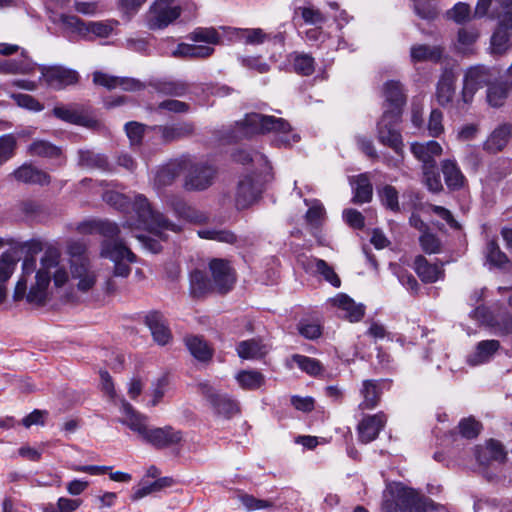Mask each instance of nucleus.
I'll return each instance as SVG.
<instances>
[{
	"mask_svg": "<svg viewBox=\"0 0 512 512\" xmlns=\"http://www.w3.org/2000/svg\"><path fill=\"white\" fill-rule=\"evenodd\" d=\"M98 274L87 258L71 259L70 271L60 264V255L54 249L46 250L37 269L34 256H26L21 264V275L17 281L13 298L15 301L26 299L30 304L42 305L53 287L61 296L70 299L72 290L88 293L97 283Z\"/></svg>",
	"mask_w": 512,
	"mask_h": 512,
	"instance_id": "f257e3e1",
	"label": "nucleus"
},
{
	"mask_svg": "<svg viewBox=\"0 0 512 512\" xmlns=\"http://www.w3.org/2000/svg\"><path fill=\"white\" fill-rule=\"evenodd\" d=\"M234 159L243 165L251 164L257 173V176L245 175L238 183L235 205L237 209L241 210L250 207L258 200L262 192L263 181H266L261 177H266L270 173L271 166L267 158L257 151L239 150L234 154Z\"/></svg>",
	"mask_w": 512,
	"mask_h": 512,
	"instance_id": "f03ea898",
	"label": "nucleus"
},
{
	"mask_svg": "<svg viewBox=\"0 0 512 512\" xmlns=\"http://www.w3.org/2000/svg\"><path fill=\"white\" fill-rule=\"evenodd\" d=\"M89 232H98L106 239L101 244L100 255L114 262V274L120 277H127L130 274V267L127 263L136 261L135 254L118 238L119 228L116 224L109 221H93L89 224L80 226L81 230Z\"/></svg>",
	"mask_w": 512,
	"mask_h": 512,
	"instance_id": "7ed1b4c3",
	"label": "nucleus"
},
{
	"mask_svg": "<svg viewBox=\"0 0 512 512\" xmlns=\"http://www.w3.org/2000/svg\"><path fill=\"white\" fill-rule=\"evenodd\" d=\"M242 136L249 137L259 133H273V143L276 146H290L299 141V136L293 132L290 124L283 118L267 116L260 113H249L239 123Z\"/></svg>",
	"mask_w": 512,
	"mask_h": 512,
	"instance_id": "20e7f679",
	"label": "nucleus"
},
{
	"mask_svg": "<svg viewBox=\"0 0 512 512\" xmlns=\"http://www.w3.org/2000/svg\"><path fill=\"white\" fill-rule=\"evenodd\" d=\"M383 512H447L443 506L421 497L415 490L394 483L384 492Z\"/></svg>",
	"mask_w": 512,
	"mask_h": 512,
	"instance_id": "39448f33",
	"label": "nucleus"
},
{
	"mask_svg": "<svg viewBox=\"0 0 512 512\" xmlns=\"http://www.w3.org/2000/svg\"><path fill=\"white\" fill-rule=\"evenodd\" d=\"M60 23L66 32L75 34L81 39L88 41H92L96 38L104 39L116 34L120 24L119 21L115 19L86 22L72 15H61Z\"/></svg>",
	"mask_w": 512,
	"mask_h": 512,
	"instance_id": "423d86ee",
	"label": "nucleus"
},
{
	"mask_svg": "<svg viewBox=\"0 0 512 512\" xmlns=\"http://www.w3.org/2000/svg\"><path fill=\"white\" fill-rule=\"evenodd\" d=\"M133 208L139 218V222L152 235L159 239H165V231L178 232L177 225L169 222L162 214L154 211L147 198L137 195L134 199Z\"/></svg>",
	"mask_w": 512,
	"mask_h": 512,
	"instance_id": "0eeeda50",
	"label": "nucleus"
},
{
	"mask_svg": "<svg viewBox=\"0 0 512 512\" xmlns=\"http://www.w3.org/2000/svg\"><path fill=\"white\" fill-rule=\"evenodd\" d=\"M182 8L175 0H154L145 13V23L150 30H162L175 22Z\"/></svg>",
	"mask_w": 512,
	"mask_h": 512,
	"instance_id": "6e6552de",
	"label": "nucleus"
},
{
	"mask_svg": "<svg viewBox=\"0 0 512 512\" xmlns=\"http://www.w3.org/2000/svg\"><path fill=\"white\" fill-rule=\"evenodd\" d=\"M470 317L489 328L495 335H512V314L506 310L493 313L486 306L480 305L471 311Z\"/></svg>",
	"mask_w": 512,
	"mask_h": 512,
	"instance_id": "1a4fd4ad",
	"label": "nucleus"
},
{
	"mask_svg": "<svg viewBox=\"0 0 512 512\" xmlns=\"http://www.w3.org/2000/svg\"><path fill=\"white\" fill-rule=\"evenodd\" d=\"M497 80V71L485 66L470 67L464 76L462 88V100L469 104L472 102L476 91L484 86H489L492 81Z\"/></svg>",
	"mask_w": 512,
	"mask_h": 512,
	"instance_id": "9d476101",
	"label": "nucleus"
},
{
	"mask_svg": "<svg viewBox=\"0 0 512 512\" xmlns=\"http://www.w3.org/2000/svg\"><path fill=\"white\" fill-rule=\"evenodd\" d=\"M401 115L396 112H383L377 124V137L379 142L393 149L397 154L402 152L403 142L397 128Z\"/></svg>",
	"mask_w": 512,
	"mask_h": 512,
	"instance_id": "9b49d317",
	"label": "nucleus"
},
{
	"mask_svg": "<svg viewBox=\"0 0 512 512\" xmlns=\"http://www.w3.org/2000/svg\"><path fill=\"white\" fill-rule=\"evenodd\" d=\"M198 390L217 414L230 418L239 412L238 403L235 400L228 395L217 393L208 382L199 383Z\"/></svg>",
	"mask_w": 512,
	"mask_h": 512,
	"instance_id": "f8f14e48",
	"label": "nucleus"
},
{
	"mask_svg": "<svg viewBox=\"0 0 512 512\" xmlns=\"http://www.w3.org/2000/svg\"><path fill=\"white\" fill-rule=\"evenodd\" d=\"M188 164L183 170H187L185 187L188 190H204L213 181L215 169L206 163H192L190 159L184 158Z\"/></svg>",
	"mask_w": 512,
	"mask_h": 512,
	"instance_id": "ddd939ff",
	"label": "nucleus"
},
{
	"mask_svg": "<svg viewBox=\"0 0 512 512\" xmlns=\"http://www.w3.org/2000/svg\"><path fill=\"white\" fill-rule=\"evenodd\" d=\"M141 439L157 449H164L180 443L182 432L169 425L157 428L147 426Z\"/></svg>",
	"mask_w": 512,
	"mask_h": 512,
	"instance_id": "4468645a",
	"label": "nucleus"
},
{
	"mask_svg": "<svg viewBox=\"0 0 512 512\" xmlns=\"http://www.w3.org/2000/svg\"><path fill=\"white\" fill-rule=\"evenodd\" d=\"M209 267L214 289L219 293H226L231 290L236 277L229 263L222 259H213L210 262Z\"/></svg>",
	"mask_w": 512,
	"mask_h": 512,
	"instance_id": "2eb2a0df",
	"label": "nucleus"
},
{
	"mask_svg": "<svg viewBox=\"0 0 512 512\" xmlns=\"http://www.w3.org/2000/svg\"><path fill=\"white\" fill-rule=\"evenodd\" d=\"M41 74L47 85L56 90L78 81V73L63 66L43 67Z\"/></svg>",
	"mask_w": 512,
	"mask_h": 512,
	"instance_id": "dca6fc26",
	"label": "nucleus"
},
{
	"mask_svg": "<svg viewBox=\"0 0 512 512\" xmlns=\"http://www.w3.org/2000/svg\"><path fill=\"white\" fill-rule=\"evenodd\" d=\"M120 417L118 422L127 426L131 431L136 433L142 438L148 424L147 416L138 412L130 403L125 399L120 400Z\"/></svg>",
	"mask_w": 512,
	"mask_h": 512,
	"instance_id": "f3484780",
	"label": "nucleus"
},
{
	"mask_svg": "<svg viewBox=\"0 0 512 512\" xmlns=\"http://www.w3.org/2000/svg\"><path fill=\"white\" fill-rule=\"evenodd\" d=\"M387 418L383 412L365 416L357 426L358 439L367 444L375 440L384 428Z\"/></svg>",
	"mask_w": 512,
	"mask_h": 512,
	"instance_id": "a211bd4d",
	"label": "nucleus"
},
{
	"mask_svg": "<svg viewBox=\"0 0 512 512\" xmlns=\"http://www.w3.org/2000/svg\"><path fill=\"white\" fill-rule=\"evenodd\" d=\"M512 18L497 20V26L490 39V50L493 54H504L511 47Z\"/></svg>",
	"mask_w": 512,
	"mask_h": 512,
	"instance_id": "6ab92c4d",
	"label": "nucleus"
},
{
	"mask_svg": "<svg viewBox=\"0 0 512 512\" xmlns=\"http://www.w3.org/2000/svg\"><path fill=\"white\" fill-rule=\"evenodd\" d=\"M152 132L159 135L163 143H170L189 136L194 131V126L190 122H177L170 125L152 126Z\"/></svg>",
	"mask_w": 512,
	"mask_h": 512,
	"instance_id": "aec40b11",
	"label": "nucleus"
},
{
	"mask_svg": "<svg viewBox=\"0 0 512 512\" xmlns=\"http://www.w3.org/2000/svg\"><path fill=\"white\" fill-rule=\"evenodd\" d=\"M330 302L333 306L337 307L342 312V316L350 322H358L364 316V305L357 304L346 294H337L335 297L330 299Z\"/></svg>",
	"mask_w": 512,
	"mask_h": 512,
	"instance_id": "412c9836",
	"label": "nucleus"
},
{
	"mask_svg": "<svg viewBox=\"0 0 512 512\" xmlns=\"http://www.w3.org/2000/svg\"><path fill=\"white\" fill-rule=\"evenodd\" d=\"M413 155L423 163V169L436 168L435 158L442 153L441 145L436 141L415 142L411 145Z\"/></svg>",
	"mask_w": 512,
	"mask_h": 512,
	"instance_id": "4be33fe9",
	"label": "nucleus"
},
{
	"mask_svg": "<svg viewBox=\"0 0 512 512\" xmlns=\"http://www.w3.org/2000/svg\"><path fill=\"white\" fill-rule=\"evenodd\" d=\"M383 95L385 98L384 112H398L402 114V108L405 104L406 98L403 93V88L400 82L388 81L384 84Z\"/></svg>",
	"mask_w": 512,
	"mask_h": 512,
	"instance_id": "5701e85b",
	"label": "nucleus"
},
{
	"mask_svg": "<svg viewBox=\"0 0 512 512\" xmlns=\"http://www.w3.org/2000/svg\"><path fill=\"white\" fill-rule=\"evenodd\" d=\"M93 82L109 90L120 87L123 90L135 91L142 88V84L133 78H119L100 71L93 73Z\"/></svg>",
	"mask_w": 512,
	"mask_h": 512,
	"instance_id": "b1692460",
	"label": "nucleus"
},
{
	"mask_svg": "<svg viewBox=\"0 0 512 512\" xmlns=\"http://www.w3.org/2000/svg\"><path fill=\"white\" fill-rule=\"evenodd\" d=\"M185 159L174 160L160 167L154 177V185L157 189L168 186L179 176L183 168L187 167Z\"/></svg>",
	"mask_w": 512,
	"mask_h": 512,
	"instance_id": "393cba45",
	"label": "nucleus"
},
{
	"mask_svg": "<svg viewBox=\"0 0 512 512\" xmlns=\"http://www.w3.org/2000/svg\"><path fill=\"white\" fill-rule=\"evenodd\" d=\"M145 322L149 327L153 339L159 345H165L171 339V332L167 327L166 320L164 316L159 312H150L146 318Z\"/></svg>",
	"mask_w": 512,
	"mask_h": 512,
	"instance_id": "a878e982",
	"label": "nucleus"
},
{
	"mask_svg": "<svg viewBox=\"0 0 512 512\" xmlns=\"http://www.w3.org/2000/svg\"><path fill=\"white\" fill-rule=\"evenodd\" d=\"M230 36L244 45L258 46L270 40V33L262 28H233Z\"/></svg>",
	"mask_w": 512,
	"mask_h": 512,
	"instance_id": "bb28decb",
	"label": "nucleus"
},
{
	"mask_svg": "<svg viewBox=\"0 0 512 512\" xmlns=\"http://www.w3.org/2000/svg\"><path fill=\"white\" fill-rule=\"evenodd\" d=\"M174 483L171 477H162L154 481L142 478L141 481L133 488L131 499L138 501L150 494L161 491L164 488L172 486Z\"/></svg>",
	"mask_w": 512,
	"mask_h": 512,
	"instance_id": "cd10ccee",
	"label": "nucleus"
},
{
	"mask_svg": "<svg viewBox=\"0 0 512 512\" xmlns=\"http://www.w3.org/2000/svg\"><path fill=\"white\" fill-rule=\"evenodd\" d=\"M500 342L495 339L480 341L475 350L468 355L467 362L471 366H477L488 362L499 350Z\"/></svg>",
	"mask_w": 512,
	"mask_h": 512,
	"instance_id": "c85d7f7f",
	"label": "nucleus"
},
{
	"mask_svg": "<svg viewBox=\"0 0 512 512\" xmlns=\"http://www.w3.org/2000/svg\"><path fill=\"white\" fill-rule=\"evenodd\" d=\"M414 269L419 278L425 283H434L444 276L441 265L430 264L422 255L415 258Z\"/></svg>",
	"mask_w": 512,
	"mask_h": 512,
	"instance_id": "c756f323",
	"label": "nucleus"
},
{
	"mask_svg": "<svg viewBox=\"0 0 512 512\" xmlns=\"http://www.w3.org/2000/svg\"><path fill=\"white\" fill-rule=\"evenodd\" d=\"M475 455L481 465H489L492 461L502 463L506 458L502 445L495 440H489L485 446L477 447Z\"/></svg>",
	"mask_w": 512,
	"mask_h": 512,
	"instance_id": "7c9ffc66",
	"label": "nucleus"
},
{
	"mask_svg": "<svg viewBox=\"0 0 512 512\" xmlns=\"http://www.w3.org/2000/svg\"><path fill=\"white\" fill-rule=\"evenodd\" d=\"M456 77L452 71L446 70L441 75L436 88V99L441 106L452 102L455 94Z\"/></svg>",
	"mask_w": 512,
	"mask_h": 512,
	"instance_id": "2f4dec72",
	"label": "nucleus"
},
{
	"mask_svg": "<svg viewBox=\"0 0 512 512\" xmlns=\"http://www.w3.org/2000/svg\"><path fill=\"white\" fill-rule=\"evenodd\" d=\"M381 381L378 380H364L360 389V394L363 400L359 403V409H373L375 408L381 397Z\"/></svg>",
	"mask_w": 512,
	"mask_h": 512,
	"instance_id": "473e14b6",
	"label": "nucleus"
},
{
	"mask_svg": "<svg viewBox=\"0 0 512 512\" xmlns=\"http://www.w3.org/2000/svg\"><path fill=\"white\" fill-rule=\"evenodd\" d=\"M14 177L24 183L47 185L50 182V176L33 166L25 163L13 172Z\"/></svg>",
	"mask_w": 512,
	"mask_h": 512,
	"instance_id": "72a5a7b5",
	"label": "nucleus"
},
{
	"mask_svg": "<svg viewBox=\"0 0 512 512\" xmlns=\"http://www.w3.org/2000/svg\"><path fill=\"white\" fill-rule=\"evenodd\" d=\"M305 269L310 273L321 275L327 282L336 288L341 286V280L335 273L333 267L322 259H308Z\"/></svg>",
	"mask_w": 512,
	"mask_h": 512,
	"instance_id": "f704fd0d",
	"label": "nucleus"
},
{
	"mask_svg": "<svg viewBox=\"0 0 512 512\" xmlns=\"http://www.w3.org/2000/svg\"><path fill=\"white\" fill-rule=\"evenodd\" d=\"M356 204L367 203L372 199L373 188L368 173L359 174L351 179Z\"/></svg>",
	"mask_w": 512,
	"mask_h": 512,
	"instance_id": "c9c22d12",
	"label": "nucleus"
},
{
	"mask_svg": "<svg viewBox=\"0 0 512 512\" xmlns=\"http://www.w3.org/2000/svg\"><path fill=\"white\" fill-rule=\"evenodd\" d=\"M214 52V48L208 45L180 43L171 52L174 58H207Z\"/></svg>",
	"mask_w": 512,
	"mask_h": 512,
	"instance_id": "e433bc0d",
	"label": "nucleus"
},
{
	"mask_svg": "<svg viewBox=\"0 0 512 512\" xmlns=\"http://www.w3.org/2000/svg\"><path fill=\"white\" fill-rule=\"evenodd\" d=\"M268 351V345L258 339L242 341L237 345V353L242 359H260L264 357Z\"/></svg>",
	"mask_w": 512,
	"mask_h": 512,
	"instance_id": "4c0bfd02",
	"label": "nucleus"
},
{
	"mask_svg": "<svg viewBox=\"0 0 512 512\" xmlns=\"http://www.w3.org/2000/svg\"><path fill=\"white\" fill-rule=\"evenodd\" d=\"M446 185L451 189H458L463 186L465 177L455 160H444L441 164Z\"/></svg>",
	"mask_w": 512,
	"mask_h": 512,
	"instance_id": "58836bf2",
	"label": "nucleus"
},
{
	"mask_svg": "<svg viewBox=\"0 0 512 512\" xmlns=\"http://www.w3.org/2000/svg\"><path fill=\"white\" fill-rule=\"evenodd\" d=\"M443 54L440 46H428L423 44L413 45L410 49L412 62L432 61L438 62Z\"/></svg>",
	"mask_w": 512,
	"mask_h": 512,
	"instance_id": "ea45409f",
	"label": "nucleus"
},
{
	"mask_svg": "<svg viewBox=\"0 0 512 512\" xmlns=\"http://www.w3.org/2000/svg\"><path fill=\"white\" fill-rule=\"evenodd\" d=\"M304 203L308 206V210L305 214L307 225H309L311 229H318L326 219L324 205L317 199H305Z\"/></svg>",
	"mask_w": 512,
	"mask_h": 512,
	"instance_id": "a19ab883",
	"label": "nucleus"
},
{
	"mask_svg": "<svg viewBox=\"0 0 512 512\" xmlns=\"http://www.w3.org/2000/svg\"><path fill=\"white\" fill-rule=\"evenodd\" d=\"M485 259L486 263L489 264L490 267L498 269H506L510 263L507 255L501 251L495 239H491L487 242L485 248Z\"/></svg>",
	"mask_w": 512,
	"mask_h": 512,
	"instance_id": "79ce46f5",
	"label": "nucleus"
},
{
	"mask_svg": "<svg viewBox=\"0 0 512 512\" xmlns=\"http://www.w3.org/2000/svg\"><path fill=\"white\" fill-rule=\"evenodd\" d=\"M480 32L475 27H463L459 29L457 34V42L455 48L458 52L467 54L472 52L473 45L477 42Z\"/></svg>",
	"mask_w": 512,
	"mask_h": 512,
	"instance_id": "37998d69",
	"label": "nucleus"
},
{
	"mask_svg": "<svg viewBox=\"0 0 512 512\" xmlns=\"http://www.w3.org/2000/svg\"><path fill=\"white\" fill-rule=\"evenodd\" d=\"M511 135V126L504 124L497 127L489 136L485 143L487 150L497 152L502 150L509 141Z\"/></svg>",
	"mask_w": 512,
	"mask_h": 512,
	"instance_id": "c03bdc74",
	"label": "nucleus"
},
{
	"mask_svg": "<svg viewBox=\"0 0 512 512\" xmlns=\"http://www.w3.org/2000/svg\"><path fill=\"white\" fill-rule=\"evenodd\" d=\"M171 206L173 207L175 213L182 219L194 222V223H202L206 220V216L189 206L185 201L180 198H175L171 201Z\"/></svg>",
	"mask_w": 512,
	"mask_h": 512,
	"instance_id": "a18cd8bd",
	"label": "nucleus"
},
{
	"mask_svg": "<svg viewBox=\"0 0 512 512\" xmlns=\"http://www.w3.org/2000/svg\"><path fill=\"white\" fill-rule=\"evenodd\" d=\"M289 60L297 74L310 76L315 71V60L310 54L293 52L290 54Z\"/></svg>",
	"mask_w": 512,
	"mask_h": 512,
	"instance_id": "49530a36",
	"label": "nucleus"
},
{
	"mask_svg": "<svg viewBox=\"0 0 512 512\" xmlns=\"http://www.w3.org/2000/svg\"><path fill=\"white\" fill-rule=\"evenodd\" d=\"M497 78L499 76L497 75ZM508 95V86L505 82L499 81V79L494 80L487 87V102L492 107H500L504 104L505 99Z\"/></svg>",
	"mask_w": 512,
	"mask_h": 512,
	"instance_id": "de8ad7c7",
	"label": "nucleus"
},
{
	"mask_svg": "<svg viewBox=\"0 0 512 512\" xmlns=\"http://www.w3.org/2000/svg\"><path fill=\"white\" fill-rule=\"evenodd\" d=\"M21 60H3L0 61V72L2 73H21L27 74L35 69L36 64L33 63L28 57L21 52Z\"/></svg>",
	"mask_w": 512,
	"mask_h": 512,
	"instance_id": "09e8293b",
	"label": "nucleus"
},
{
	"mask_svg": "<svg viewBox=\"0 0 512 512\" xmlns=\"http://www.w3.org/2000/svg\"><path fill=\"white\" fill-rule=\"evenodd\" d=\"M186 346L191 355L199 361H207L212 357V349L202 338L190 336L185 339Z\"/></svg>",
	"mask_w": 512,
	"mask_h": 512,
	"instance_id": "8fccbe9b",
	"label": "nucleus"
},
{
	"mask_svg": "<svg viewBox=\"0 0 512 512\" xmlns=\"http://www.w3.org/2000/svg\"><path fill=\"white\" fill-rule=\"evenodd\" d=\"M235 378L239 386L245 390L259 389L265 383L264 375L254 370H242Z\"/></svg>",
	"mask_w": 512,
	"mask_h": 512,
	"instance_id": "3c124183",
	"label": "nucleus"
},
{
	"mask_svg": "<svg viewBox=\"0 0 512 512\" xmlns=\"http://www.w3.org/2000/svg\"><path fill=\"white\" fill-rule=\"evenodd\" d=\"M190 289L195 297H200L214 289L213 281L199 270H196L190 275Z\"/></svg>",
	"mask_w": 512,
	"mask_h": 512,
	"instance_id": "603ef678",
	"label": "nucleus"
},
{
	"mask_svg": "<svg viewBox=\"0 0 512 512\" xmlns=\"http://www.w3.org/2000/svg\"><path fill=\"white\" fill-rule=\"evenodd\" d=\"M28 153L31 156L57 158L61 155V150L48 141L35 140L28 146Z\"/></svg>",
	"mask_w": 512,
	"mask_h": 512,
	"instance_id": "864d4df0",
	"label": "nucleus"
},
{
	"mask_svg": "<svg viewBox=\"0 0 512 512\" xmlns=\"http://www.w3.org/2000/svg\"><path fill=\"white\" fill-rule=\"evenodd\" d=\"M291 360L298 366L300 370L307 373L310 376H317L323 372V367L317 359L295 354Z\"/></svg>",
	"mask_w": 512,
	"mask_h": 512,
	"instance_id": "5fc2aeb1",
	"label": "nucleus"
},
{
	"mask_svg": "<svg viewBox=\"0 0 512 512\" xmlns=\"http://www.w3.org/2000/svg\"><path fill=\"white\" fill-rule=\"evenodd\" d=\"M155 88L164 94L172 95V96H182L184 95L188 90L187 83L181 81V80H172V79H165L158 81L155 84Z\"/></svg>",
	"mask_w": 512,
	"mask_h": 512,
	"instance_id": "6e6d98bb",
	"label": "nucleus"
},
{
	"mask_svg": "<svg viewBox=\"0 0 512 512\" xmlns=\"http://www.w3.org/2000/svg\"><path fill=\"white\" fill-rule=\"evenodd\" d=\"M79 164L86 168H104L107 164V159L104 155L94 151L81 150L79 152Z\"/></svg>",
	"mask_w": 512,
	"mask_h": 512,
	"instance_id": "4d7b16f0",
	"label": "nucleus"
},
{
	"mask_svg": "<svg viewBox=\"0 0 512 512\" xmlns=\"http://www.w3.org/2000/svg\"><path fill=\"white\" fill-rule=\"evenodd\" d=\"M189 39L193 42H204L208 46L218 44L220 36L214 28H197L190 33Z\"/></svg>",
	"mask_w": 512,
	"mask_h": 512,
	"instance_id": "13d9d810",
	"label": "nucleus"
},
{
	"mask_svg": "<svg viewBox=\"0 0 512 512\" xmlns=\"http://www.w3.org/2000/svg\"><path fill=\"white\" fill-rule=\"evenodd\" d=\"M152 127H147L139 122L131 121L125 124V131L132 146L140 145L144 134L152 131Z\"/></svg>",
	"mask_w": 512,
	"mask_h": 512,
	"instance_id": "bf43d9fd",
	"label": "nucleus"
},
{
	"mask_svg": "<svg viewBox=\"0 0 512 512\" xmlns=\"http://www.w3.org/2000/svg\"><path fill=\"white\" fill-rule=\"evenodd\" d=\"M53 115L71 124H82L84 121L82 114L72 106H57L53 109Z\"/></svg>",
	"mask_w": 512,
	"mask_h": 512,
	"instance_id": "052dcab7",
	"label": "nucleus"
},
{
	"mask_svg": "<svg viewBox=\"0 0 512 512\" xmlns=\"http://www.w3.org/2000/svg\"><path fill=\"white\" fill-rule=\"evenodd\" d=\"M238 499L247 511L271 509L274 507V503L272 501L258 499V498H255L253 495L246 494V493L239 494Z\"/></svg>",
	"mask_w": 512,
	"mask_h": 512,
	"instance_id": "680f3d73",
	"label": "nucleus"
},
{
	"mask_svg": "<svg viewBox=\"0 0 512 512\" xmlns=\"http://www.w3.org/2000/svg\"><path fill=\"white\" fill-rule=\"evenodd\" d=\"M381 203L391 211H399L398 191L392 185H385L379 190Z\"/></svg>",
	"mask_w": 512,
	"mask_h": 512,
	"instance_id": "e2e57ef3",
	"label": "nucleus"
},
{
	"mask_svg": "<svg viewBox=\"0 0 512 512\" xmlns=\"http://www.w3.org/2000/svg\"><path fill=\"white\" fill-rule=\"evenodd\" d=\"M447 17L457 24H463L470 20L471 8L467 3L458 2L447 11Z\"/></svg>",
	"mask_w": 512,
	"mask_h": 512,
	"instance_id": "0e129e2a",
	"label": "nucleus"
},
{
	"mask_svg": "<svg viewBox=\"0 0 512 512\" xmlns=\"http://www.w3.org/2000/svg\"><path fill=\"white\" fill-rule=\"evenodd\" d=\"M297 330L301 336L309 340H315L322 334V327L319 323L309 320H300Z\"/></svg>",
	"mask_w": 512,
	"mask_h": 512,
	"instance_id": "69168bd1",
	"label": "nucleus"
},
{
	"mask_svg": "<svg viewBox=\"0 0 512 512\" xmlns=\"http://www.w3.org/2000/svg\"><path fill=\"white\" fill-rule=\"evenodd\" d=\"M512 18V0H496L490 12V19L507 20Z\"/></svg>",
	"mask_w": 512,
	"mask_h": 512,
	"instance_id": "338daca9",
	"label": "nucleus"
},
{
	"mask_svg": "<svg viewBox=\"0 0 512 512\" xmlns=\"http://www.w3.org/2000/svg\"><path fill=\"white\" fill-rule=\"evenodd\" d=\"M168 385L169 381L167 376L164 375L157 379V381L152 386L151 400L148 403L150 406L154 407L161 402L162 398L167 392Z\"/></svg>",
	"mask_w": 512,
	"mask_h": 512,
	"instance_id": "774afa93",
	"label": "nucleus"
}]
</instances>
